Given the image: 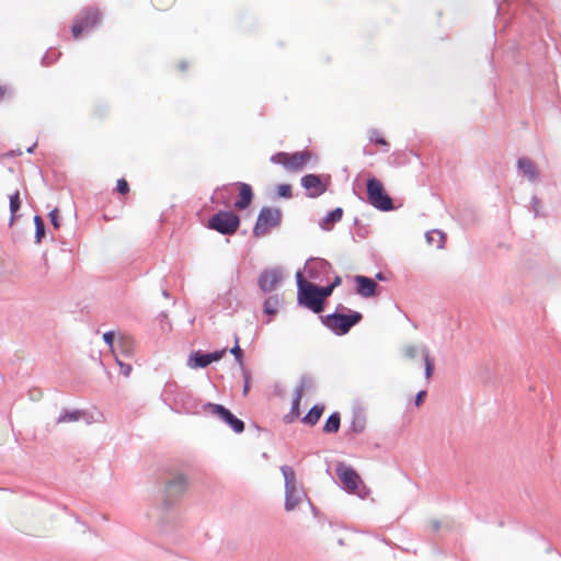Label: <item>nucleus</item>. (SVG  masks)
Instances as JSON below:
<instances>
[{
	"label": "nucleus",
	"instance_id": "09e8293b",
	"mask_svg": "<svg viewBox=\"0 0 561 561\" xmlns=\"http://www.w3.org/2000/svg\"><path fill=\"white\" fill-rule=\"evenodd\" d=\"M426 398V391L425 390H421L416 393L415 396V400H414V403L416 407H420L423 404L424 400Z\"/></svg>",
	"mask_w": 561,
	"mask_h": 561
},
{
	"label": "nucleus",
	"instance_id": "864d4df0",
	"mask_svg": "<svg viewBox=\"0 0 561 561\" xmlns=\"http://www.w3.org/2000/svg\"><path fill=\"white\" fill-rule=\"evenodd\" d=\"M188 65L186 61H181L180 65H179V69L181 71H185L187 69Z\"/></svg>",
	"mask_w": 561,
	"mask_h": 561
},
{
	"label": "nucleus",
	"instance_id": "dca6fc26",
	"mask_svg": "<svg viewBox=\"0 0 561 561\" xmlns=\"http://www.w3.org/2000/svg\"><path fill=\"white\" fill-rule=\"evenodd\" d=\"M354 282L356 284V293L359 296L368 298L376 295L378 284L375 279L364 275H356Z\"/></svg>",
	"mask_w": 561,
	"mask_h": 561
},
{
	"label": "nucleus",
	"instance_id": "7ed1b4c3",
	"mask_svg": "<svg viewBox=\"0 0 561 561\" xmlns=\"http://www.w3.org/2000/svg\"><path fill=\"white\" fill-rule=\"evenodd\" d=\"M283 211L278 207L264 206L261 208L253 227V236L260 238L266 236L270 230L280 227Z\"/></svg>",
	"mask_w": 561,
	"mask_h": 561
},
{
	"label": "nucleus",
	"instance_id": "6e6d98bb",
	"mask_svg": "<svg viewBox=\"0 0 561 561\" xmlns=\"http://www.w3.org/2000/svg\"><path fill=\"white\" fill-rule=\"evenodd\" d=\"M376 279H378V280H385V279H386V277H385V275H383V273H382V272H378V273L376 274Z\"/></svg>",
	"mask_w": 561,
	"mask_h": 561
},
{
	"label": "nucleus",
	"instance_id": "5fc2aeb1",
	"mask_svg": "<svg viewBox=\"0 0 561 561\" xmlns=\"http://www.w3.org/2000/svg\"><path fill=\"white\" fill-rule=\"evenodd\" d=\"M21 153H22L21 150H18L16 152L11 150L8 153H5V156L7 157H14L15 154H21Z\"/></svg>",
	"mask_w": 561,
	"mask_h": 561
},
{
	"label": "nucleus",
	"instance_id": "4be33fe9",
	"mask_svg": "<svg viewBox=\"0 0 561 561\" xmlns=\"http://www.w3.org/2000/svg\"><path fill=\"white\" fill-rule=\"evenodd\" d=\"M282 305V298L278 295L268 296L263 302V311L267 316H275Z\"/></svg>",
	"mask_w": 561,
	"mask_h": 561
},
{
	"label": "nucleus",
	"instance_id": "b1692460",
	"mask_svg": "<svg viewBox=\"0 0 561 561\" xmlns=\"http://www.w3.org/2000/svg\"><path fill=\"white\" fill-rule=\"evenodd\" d=\"M340 426H341V415L339 412H333L327 419L322 431L325 434H333L340 430Z\"/></svg>",
	"mask_w": 561,
	"mask_h": 561
},
{
	"label": "nucleus",
	"instance_id": "f8f14e48",
	"mask_svg": "<svg viewBox=\"0 0 561 561\" xmlns=\"http://www.w3.org/2000/svg\"><path fill=\"white\" fill-rule=\"evenodd\" d=\"M226 354V348L221 351H215L209 353H204L202 351L192 352L188 357L187 365L191 368H206L214 362L219 360Z\"/></svg>",
	"mask_w": 561,
	"mask_h": 561
},
{
	"label": "nucleus",
	"instance_id": "37998d69",
	"mask_svg": "<svg viewBox=\"0 0 561 561\" xmlns=\"http://www.w3.org/2000/svg\"><path fill=\"white\" fill-rule=\"evenodd\" d=\"M417 353L419 348L415 345H407L403 348L404 356L411 359L415 358L417 356Z\"/></svg>",
	"mask_w": 561,
	"mask_h": 561
},
{
	"label": "nucleus",
	"instance_id": "412c9836",
	"mask_svg": "<svg viewBox=\"0 0 561 561\" xmlns=\"http://www.w3.org/2000/svg\"><path fill=\"white\" fill-rule=\"evenodd\" d=\"M343 209L341 207H336L328 215L321 219L319 226L322 230L329 231L332 229L333 225L339 222L342 219Z\"/></svg>",
	"mask_w": 561,
	"mask_h": 561
},
{
	"label": "nucleus",
	"instance_id": "5701e85b",
	"mask_svg": "<svg viewBox=\"0 0 561 561\" xmlns=\"http://www.w3.org/2000/svg\"><path fill=\"white\" fill-rule=\"evenodd\" d=\"M323 404H314L302 417V422L310 426L316 425L319 422L321 415L323 414Z\"/></svg>",
	"mask_w": 561,
	"mask_h": 561
},
{
	"label": "nucleus",
	"instance_id": "9b49d317",
	"mask_svg": "<svg viewBox=\"0 0 561 561\" xmlns=\"http://www.w3.org/2000/svg\"><path fill=\"white\" fill-rule=\"evenodd\" d=\"M282 279H283V272L280 268H278V267L268 268V270H264L260 274L259 279H257V285L264 294H267V293L275 290L282 283Z\"/></svg>",
	"mask_w": 561,
	"mask_h": 561
},
{
	"label": "nucleus",
	"instance_id": "3c124183",
	"mask_svg": "<svg viewBox=\"0 0 561 561\" xmlns=\"http://www.w3.org/2000/svg\"><path fill=\"white\" fill-rule=\"evenodd\" d=\"M341 283H342V278H341V276L336 275V276L334 277L333 282L331 283V285L333 286V288H335V287L340 286V285H341Z\"/></svg>",
	"mask_w": 561,
	"mask_h": 561
},
{
	"label": "nucleus",
	"instance_id": "2eb2a0df",
	"mask_svg": "<svg viewBox=\"0 0 561 561\" xmlns=\"http://www.w3.org/2000/svg\"><path fill=\"white\" fill-rule=\"evenodd\" d=\"M311 156V151L309 150L287 153L286 170L293 172L301 171L305 164L310 161Z\"/></svg>",
	"mask_w": 561,
	"mask_h": 561
},
{
	"label": "nucleus",
	"instance_id": "de8ad7c7",
	"mask_svg": "<svg viewBox=\"0 0 561 561\" xmlns=\"http://www.w3.org/2000/svg\"><path fill=\"white\" fill-rule=\"evenodd\" d=\"M354 225L358 227L357 229V234L360 237V238H366L368 231L366 229V227L362 226L360 225V221L359 219L355 218L354 220Z\"/></svg>",
	"mask_w": 561,
	"mask_h": 561
},
{
	"label": "nucleus",
	"instance_id": "cd10ccee",
	"mask_svg": "<svg viewBox=\"0 0 561 561\" xmlns=\"http://www.w3.org/2000/svg\"><path fill=\"white\" fill-rule=\"evenodd\" d=\"M425 238L430 244H435L437 249L444 248L446 236L440 230L428 231L426 232Z\"/></svg>",
	"mask_w": 561,
	"mask_h": 561
},
{
	"label": "nucleus",
	"instance_id": "c9c22d12",
	"mask_svg": "<svg viewBox=\"0 0 561 561\" xmlns=\"http://www.w3.org/2000/svg\"><path fill=\"white\" fill-rule=\"evenodd\" d=\"M318 294L320 296V299L322 300L323 305L325 306L327 299L332 295L334 288L331 284L327 286H319L317 285Z\"/></svg>",
	"mask_w": 561,
	"mask_h": 561
},
{
	"label": "nucleus",
	"instance_id": "aec40b11",
	"mask_svg": "<svg viewBox=\"0 0 561 561\" xmlns=\"http://www.w3.org/2000/svg\"><path fill=\"white\" fill-rule=\"evenodd\" d=\"M304 492L297 486V484L291 485V488H285V510L293 511L301 501V496Z\"/></svg>",
	"mask_w": 561,
	"mask_h": 561
},
{
	"label": "nucleus",
	"instance_id": "4468645a",
	"mask_svg": "<svg viewBox=\"0 0 561 561\" xmlns=\"http://www.w3.org/2000/svg\"><path fill=\"white\" fill-rule=\"evenodd\" d=\"M300 184L307 191V196L310 198H317L327 191V185L318 174L309 173L304 175Z\"/></svg>",
	"mask_w": 561,
	"mask_h": 561
},
{
	"label": "nucleus",
	"instance_id": "9d476101",
	"mask_svg": "<svg viewBox=\"0 0 561 561\" xmlns=\"http://www.w3.org/2000/svg\"><path fill=\"white\" fill-rule=\"evenodd\" d=\"M305 271L310 279L321 283L329 278L332 265L324 259L316 257L306 262Z\"/></svg>",
	"mask_w": 561,
	"mask_h": 561
},
{
	"label": "nucleus",
	"instance_id": "ddd939ff",
	"mask_svg": "<svg viewBox=\"0 0 561 561\" xmlns=\"http://www.w3.org/2000/svg\"><path fill=\"white\" fill-rule=\"evenodd\" d=\"M336 474L343 483L344 490L347 492H354L358 488V483L362 482L358 473L350 466L339 462L336 466Z\"/></svg>",
	"mask_w": 561,
	"mask_h": 561
},
{
	"label": "nucleus",
	"instance_id": "4d7b16f0",
	"mask_svg": "<svg viewBox=\"0 0 561 561\" xmlns=\"http://www.w3.org/2000/svg\"><path fill=\"white\" fill-rule=\"evenodd\" d=\"M4 93H5V88L0 87V99L3 98Z\"/></svg>",
	"mask_w": 561,
	"mask_h": 561
},
{
	"label": "nucleus",
	"instance_id": "7c9ffc66",
	"mask_svg": "<svg viewBox=\"0 0 561 561\" xmlns=\"http://www.w3.org/2000/svg\"><path fill=\"white\" fill-rule=\"evenodd\" d=\"M230 353L233 355L236 362L239 364L240 368H245L243 363V351L239 345V337L234 335V345L230 348Z\"/></svg>",
	"mask_w": 561,
	"mask_h": 561
},
{
	"label": "nucleus",
	"instance_id": "4c0bfd02",
	"mask_svg": "<svg viewBox=\"0 0 561 561\" xmlns=\"http://www.w3.org/2000/svg\"><path fill=\"white\" fill-rule=\"evenodd\" d=\"M300 400H301V396H300L299 391H296V394H295V398L293 399L291 408H290V415H293L295 417H298L300 415V409H299Z\"/></svg>",
	"mask_w": 561,
	"mask_h": 561
},
{
	"label": "nucleus",
	"instance_id": "49530a36",
	"mask_svg": "<svg viewBox=\"0 0 561 561\" xmlns=\"http://www.w3.org/2000/svg\"><path fill=\"white\" fill-rule=\"evenodd\" d=\"M115 358H116V362L117 364L119 365L121 367V373L124 375V376H129L130 371H131V366L129 364H124L123 362H121L117 357V355H115Z\"/></svg>",
	"mask_w": 561,
	"mask_h": 561
},
{
	"label": "nucleus",
	"instance_id": "c756f323",
	"mask_svg": "<svg viewBox=\"0 0 561 561\" xmlns=\"http://www.w3.org/2000/svg\"><path fill=\"white\" fill-rule=\"evenodd\" d=\"M280 471L284 476V480H285V488L289 486L291 488V485H295L297 484L296 483V476H295V471L291 467L285 465V466H282L280 467Z\"/></svg>",
	"mask_w": 561,
	"mask_h": 561
},
{
	"label": "nucleus",
	"instance_id": "bf43d9fd",
	"mask_svg": "<svg viewBox=\"0 0 561 561\" xmlns=\"http://www.w3.org/2000/svg\"><path fill=\"white\" fill-rule=\"evenodd\" d=\"M163 296H165V297H168V296H169V294H168V291H167V290H164V291H163Z\"/></svg>",
	"mask_w": 561,
	"mask_h": 561
},
{
	"label": "nucleus",
	"instance_id": "0eeeda50",
	"mask_svg": "<svg viewBox=\"0 0 561 561\" xmlns=\"http://www.w3.org/2000/svg\"><path fill=\"white\" fill-rule=\"evenodd\" d=\"M297 302L313 313H321L324 310V305L318 294L317 284L300 285L297 290Z\"/></svg>",
	"mask_w": 561,
	"mask_h": 561
},
{
	"label": "nucleus",
	"instance_id": "58836bf2",
	"mask_svg": "<svg viewBox=\"0 0 561 561\" xmlns=\"http://www.w3.org/2000/svg\"><path fill=\"white\" fill-rule=\"evenodd\" d=\"M286 160H287V152H284V151H279V152H276L274 153L271 158H270V161L274 164H280L283 165L285 169H286Z\"/></svg>",
	"mask_w": 561,
	"mask_h": 561
},
{
	"label": "nucleus",
	"instance_id": "f704fd0d",
	"mask_svg": "<svg viewBox=\"0 0 561 561\" xmlns=\"http://www.w3.org/2000/svg\"><path fill=\"white\" fill-rule=\"evenodd\" d=\"M369 140L371 142H375L376 145L385 146L387 147L386 151H388L389 144L388 141L381 137L377 129H370L369 130Z\"/></svg>",
	"mask_w": 561,
	"mask_h": 561
},
{
	"label": "nucleus",
	"instance_id": "2f4dec72",
	"mask_svg": "<svg viewBox=\"0 0 561 561\" xmlns=\"http://www.w3.org/2000/svg\"><path fill=\"white\" fill-rule=\"evenodd\" d=\"M425 365V378L430 379L434 371V359L430 356L428 350L424 346L422 350Z\"/></svg>",
	"mask_w": 561,
	"mask_h": 561
},
{
	"label": "nucleus",
	"instance_id": "a878e982",
	"mask_svg": "<svg viewBox=\"0 0 561 561\" xmlns=\"http://www.w3.org/2000/svg\"><path fill=\"white\" fill-rule=\"evenodd\" d=\"M84 414H85L84 411H81V410H73V411L62 410L60 415L57 419V423L77 422L80 419H82Z\"/></svg>",
	"mask_w": 561,
	"mask_h": 561
},
{
	"label": "nucleus",
	"instance_id": "473e14b6",
	"mask_svg": "<svg viewBox=\"0 0 561 561\" xmlns=\"http://www.w3.org/2000/svg\"><path fill=\"white\" fill-rule=\"evenodd\" d=\"M314 388V380L310 375H302L300 378V383L296 388V391H299L300 396L302 397V392L305 390H310Z\"/></svg>",
	"mask_w": 561,
	"mask_h": 561
},
{
	"label": "nucleus",
	"instance_id": "6e6552de",
	"mask_svg": "<svg viewBox=\"0 0 561 561\" xmlns=\"http://www.w3.org/2000/svg\"><path fill=\"white\" fill-rule=\"evenodd\" d=\"M205 412L217 416L226 423L234 433L240 434L244 431V422L237 417L229 409L218 403H205L203 405Z\"/></svg>",
	"mask_w": 561,
	"mask_h": 561
},
{
	"label": "nucleus",
	"instance_id": "393cba45",
	"mask_svg": "<svg viewBox=\"0 0 561 561\" xmlns=\"http://www.w3.org/2000/svg\"><path fill=\"white\" fill-rule=\"evenodd\" d=\"M116 348H119V352L125 356L131 355L134 352L133 337L126 336V335H121L116 343Z\"/></svg>",
	"mask_w": 561,
	"mask_h": 561
},
{
	"label": "nucleus",
	"instance_id": "a19ab883",
	"mask_svg": "<svg viewBox=\"0 0 561 561\" xmlns=\"http://www.w3.org/2000/svg\"><path fill=\"white\" fill-rule=\"evenodd\" d=\"M104 342L111 347L114 355H116L115 334L113 331L103 334Z\"/></svg>",
	"mask_w": 561,
	"mask_h": 561
},
{
	"label": "nucleus",
	"instance_id": "e433bc0d",
	"mask_svg": "<svg viewBox=\"0 0 561 561\" xmlns=\"http://www.w3.org/2000/svg\"><path fill=\"white\" fill-rule=\"evenodd\" d=\"M241 371H242V377H243L242 393L245 397V396H248V393L250 391L252 375H251V371L247 367L242 368Z\"/></svg>",
	"mask_w": 561,
	"mask_h": 561
},
{
	"label": "nucleus",
	"instance_id": "ea45409f",
	"mask_svg": "<svg viewBox=\"0 0 561 561\" xmlns=\"http://www.w3.org/2000/svg\"><path fill=\"white\" fill-rule=\"evenodd\" d=\"M277 195L283 198H290L293 196L290 184H279L277 186Z\"/></svg>",
	"mask_w": 561,
	"mask_h": 561
},
{
	"label": "nucleus",
	"instance_id": "423d86ee",
	"mask_svg": "<svg viewBox=\"0 0 561 561\" xmlns=\"http://www.w3.org/2000/svg\"><path fill=\"white\" fill-rule=\"evenodd\" d=\"M101 21V12L98 8H84L71 25V33L75 38L83 32L92 30Z\"/></svg>",
	"mask_w": 561,
	"mask_h": 561
},
{
	"label": "nucleus",
	"instance_id": "c03bdc74",
	"mask_svg": "<svg viewBox=\"0 0 561 561\" xmlns=\"http://www.w3.org/2000/svg\"><path fill=\"white\" fill-rule=\"evenodd\" d=\"M540 208H541V201L538 198V196L534 195L531 197V209L534 211L535 217L540 216Z\"/></svg>",
	"mask_w": 561,
	"mask_h": 561
},
{
	"label": "nucleus",
	"instance_id": "f257e3e1",
	"mask_svg": "<svg viewBox=\"0 0 561 561\" xmlns=\"http://www.w3.org/2000/svg\"><path fill=\"white\" fill-rule=\"evenodd\" d=\"M362 319L363 314L360 312L353 311L342 304L336 306L334 312L320 316L321 323L335 335L347 334Z\"/></svg>",
	"mask_w": 561,
	"mask_h": 561
},
{
	"label": "nucleus",
	"instance_id": "72a5a7b5",
	"mask_svg": "<svg viewBox=\"0 0 561 561\" xmlns=\"http://www.w3.org/2000/svg\"><path fill=\"white\" fill-rule=\"evenodd\" d=\"M60 56V53L57 50L50 48L46 51V54L42 58V65L43 66H50L53 62H55L58 57Z\"/></svg>",
	"mask_w": 561,
	"mask_h": 561
},
{
	"label": "nucleus",
	"instance_id": "bb28decb",
	"mask_svg": "<svg viewBox=\"0 0 561 561\" xmlns=\"http://www.w3.org/2000/svg\"><path fill=\"white\" fill-rule=\"evenodd\" d=\"M9 199H10L9 207H10V213H11L10 225H12L14 222V220L18 218L16 214L21 208L20 192L15 191L13 194L10 195Z\"/></svg>",
	"mask_w": 561,
	"mask_h": 561
},
{
	"label": "nucleus",
	"instance_id": "f3484780",
	"mask_svg": "<svg viewBox=\"0 0 561 561\" xmlns=\"http://www.w3.org/2000/svg\"><path fill=\"white\" fill-rule=\"evenodd\" d=\"M518 172L527 178L530 182H537L539 180V170L531 159L522 157L517 160Z\"/></svg>",
	"mask_w": 561,
	"mask_h": 561
},
{
	"label": "nucleus",
	"instance_id": "1a4fd4ad",
	"mask_svg": "<svg viewBox=\"0 0 561 561\" xmlns=\"http://www.w3.org/2000/svg\"><path fill=\"white\" fill-rule=\"evenodd\" d=\"M187 486L186 478L182 474H175L170 479L164 488V500L163 505L165 508H170L173 503L185 492Z\"/></svg>",
	"mask_w": 561,
	"mask_h": 561
},
{
	"label": "nucleus",
	"instance_id": "c85d7f7f",
	"mask_svg": "<svg viewBox=\"0 0 561 561\" xmlns=\"http://www.w3.org/2000/svg\"><path fill=\"white\" fill-rule=\"evenodd\" d=\"M34 224H35V242L41 243L42 240L46 236V227L43 218L39 215H35L34 217Z\"/></svg>",
	"mask_w": 561,
	"mask_h": 561
},
{
	"label": "nucleus",
	"instance_id": "20e7f679",
	"mask_svg": "<svg viewBox=\"0 0 561 561\" xmlns=\"http://www.w3.org/2000/svg\"><path fill=\"white\" fill-rule=\"evenodd\" d=\"M367 201L378 210L390 211L394 209L393 201L386 192L383 184L377 178H369L366 182Z\"/></svg>",
	"mask_w": 561,
	"mask_h": 561
},
{
	"label": "nucleus",
	"instance_id": "8fccbe9b",
	"mask_svg": "<svg viewBox=\"0 0 561 561\" xmlns=\"http://www.w3.org/2000/svg\"><path fill=\"white\" fill-rule=\"evenodd\" d=\"M296 282H297V289L300 288V285L301 286H305L307 284H312L311 282H307L305 280L304 276H302V273L300 271H298L296 273Z\"/></svg>",
	"mask_w": 561,
	"mask_h": 561
},
{
	"label": "nucleus",
	"instance_id": "603ef678",
	"mask_svg": "<svg viewBox=\"0 0 561 561\" xmlns=\"http://www.w3.org/2000/svg\"><path fill=\"white\" fill-rule=\"evenodd\" d=\"M433 530L437 531L440 528V522L439 520H433L432 522Z\"/></svg>",
	"mask_w": 561,
	"mask_h": 561
},
{
	"label": "nucleus",
	"instance_id": "13d9d810",
	"mask_svg": "<svg viewBox=\"0 0 561 561\" xmlns=\"http://www.w3.org/2000/svg\"><path fill=\"white\" fill-rule=\"evenodd\" d=\"M35 146H36V145H33L32 147H28L26 151H27L28 153H32V152H33V150H34V148H35Z\"/></svg>",
	"mask_w": 561,
	"mask_h": 561
},
{
	"label": "nucleus",
	"instance_id": "39448f33",
	"mask_svg": "<svg viewBox=\"0 0 561 561\" xmlns=\"http://www.w3.org/2000/svg\"><path fill=\"white\" fill-rule=\"evenodd\" d=\"M240 217L232 210H219L207 221V227L222 236L234 234L240 227Z\"/></svg>",
	"mask_w": 561,
	"mask_h": 561
},
{
	"label": "nucleus",
	"instance_id": "a211bd4d",
	"mask_svg": "<svg viewBox=\"0 0 561 561\" xmlns=\"http://www.w3.org/2000/svg\"><path fill=\"white\" fill-rule=\"evenodd\" d=\"M366 422H367V419H366L365 411L363 409H360V408L354 409L353 413H352V420H351L350 428L346 432V435H348V434H355V435L362 434L365 431V428H366Z\"/></svg>",
	"mask_w": 561,
	"mask_h": 561
},
{
	"label": "nucleus",
	"instance_id": "f03ea898",
	"mask_svg": "<svg viewBox=\"0 0 561 561\" xmlns=\"http://www.w3.org/2000/svg\"><path fill=\"white\" fill-rule=\"evenodd\" d=\"M161 397L176 412L196 413L199 405L193 394L175 381L165 382Z\"/></svg>",
	"mask_w": 561,
	"mask_h": 561
},
{
	"label": "nucleus",
	"instance_id": "a18cd8bd",
	"mask_svg": "<svg viewBox=\"0 0 561 561\" xmlns=\"http://www.w3.org/2000/svg\"><path fill=\"white\" fill-rule=\"evenodd\" d=\"M49 219H50V222L51 225L54 226L55 229H58L60 227V221H59V211L57 208L53 209L50 213H49Z\"/></svg>",
	"mask_w": 561,
	"mask_h": 561
},
{
	"label": "nucleus",
	"instance_id": "79ce46f5",
	"mask_svg": "<svg viewBox=\"0 0 561 561\" xmlns=\"http://www.w3.org/2000/svg\"><path fill=\"white\" fill-rule=\"evenodd\" d=\"M116 191L122 195H126L129 192L128 182L125 179H119L116 183Z\"/></svg>",
	"mask_w": 561,
	"mask_h": 561
},
{
	"label": "nucleus",
	"instance_id": "6ab92c4d",
	"mask_svg": "<svg viewBox=\"0 0 561 561\" xmlns=\"http://www.w3.org/2000/svg\"><path fill=\"white\" fill-rule=\"evenodd\" d=\"M239 198L234 202V207L243 210L250 206L253 199V191L250 184L238 182Z\"/></svg>",
	"mask_w": 561,
	"mask_h": 561
}]
</instances>
